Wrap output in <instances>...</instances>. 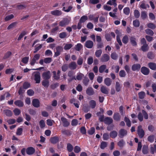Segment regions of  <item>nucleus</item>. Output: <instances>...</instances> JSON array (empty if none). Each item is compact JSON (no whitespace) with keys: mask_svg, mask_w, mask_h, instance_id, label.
Instances as JSON below:
<instances>
[{"mask_svg":"<svg viewBox=\"0 0 156 156\" xmlns=\"http://www.w3.org/2000/svg\"><path fill=\"white\" fill-rule=\"evenodd\" d=\"M147 27L148 28L152 30L155 29L156 28L155 25L153 23H149L147 24Z\"/></svg>","mask_w":156,"mask_h":156,"instance_id":"obj_49","label":"nucleus"},{"mask_svg":"<svg viewBox=\"0 0 156 156\" xmlns=\"http://www.w3.org/2000/svg\"><path fill=\"white\" fill-rule=\"evenodd\" d=\"M15 105L19 107H23L24 105L23 102L21 100H18L15 101L14 103Z\"/></svg>","mask_w":156,"mask_h":156,"instance_id":"obj_26","label":"nucleus"},{"mask_svg":"<svg viewBox=\"0 0 156 156\" xmlns=\"http://www.w3.org/2000/svg\"><path fill=\"white\" fill-rule=\"evenodd\" d=\"M27 32L25 31H22L20 34L19 35L18 39V41H20L23 37V36L27 34Z\"/></svg>","mask_w":156,"mask_h":156,"instance_id":"obj_48","label":"nucleus"},{"mask_svg":"<svg viewBox=\"0 0 156 156\" xmlns=\"http://www.w3.org/2000/svg\"><path fill=\"white\" fill-rule=\"evenodd\" d=\"M105 83L108 86H110L112 84L111 79L109 78H106L104 80Z\"/></svg>","mask_w":156,"mask_h":156,"instance_id":"obj_30","label":"nucleus"},{"mask_svg":"<svg viewBox=\"0 0 156 156\" xmlns=\"http://www.w3.org/2000/svg\"><path fill=\"white\" fill-rule=\"evenodd\" d=\"M107 146V143L105 141H102L100 145V148L102 149H104Z\"/></svg>","mask_w":156,"mask_h":156,"instance_id":"obj_52","label":"nucleus"},{"mask_svg":"<svg viewBox=\"0 0 156 156\" xmlns=\"http://www.w3.org/2000/svg\"><path fill=\"white\" fill-rule=\"evenodd\" d=\"M100 90L103 94H108L109 90L106 87L104 86H102L101 87Z\"/></svg>","mask_w":156,"mask_h":156,"instance_id":"obj_19","label":"nucleus"},{"mask_svg":"<svg viewBox=\"0 0 156 156\" xmlns=\"http://www.w3.org/2000/svg\"><path fill=\"white\" fill-rule=\"evenodd\" d=\"M138 95L139 96V98L142 99L144 98L146 95V94L145 92L143 91H142L138 93Z\"/></svg>","mask_w":156,"mask_h":156,"instance_id":"obj_41","label":"nucleus"},{"mask_svg":"<svg viewBox=\"0 0 156 156\" xmlns=\"http://www.w3.org/2000/svg\"><path fill=\"white\" fill-rule=\"evenodd\" d=\"M123 12L125 14L128 15L130 12L129 8L128 7L125 8L123 9Z\"/></svg>","mask_w":156,"mask_h":156,"instance_id":"obj_64","label":"nucleus"},{"mask_svg":"<svg viewBox=\"0 0 156 156\" xmlns=\"http://www.w3.org/2000/svg\"><path fill=\"white\" fill-rule=\"evenodd\" d=\"M40 57V54H36L34 56L33 58L31 59L30 61V65L31 66H33L35 63L37 64L38 63L36 61L38 60Z\"/></svg>","mask_w":156,"mask_h":156,"instance_id":"obj_2","label":"nucleus"},{"mask_svg":"<svg viewBox=\"0 0 156 156\" xmlns=\"http://www.w3.org/2000/svg\"><path fill=\"white\" fill-rule=\"evenodd\" d=\"M61 120L62 122L63 126L64 127H67L69 125V122L67 121V119L64 117H62Z\"/></svg>","mask_w":156,"mask_h":156,"instance_id":"obj_12","label":"nucleus"},{"mask_svg":"<svg viewBox=\"0 0 156 156\" xmlns=\"http://www.w3.org/2000/svg\"><path fill=\"white\" fill-rule=\"evenodd\" d=\"M118 135L117 132L115 130H113L110 133V136L112 139H114L117 137Z\"/></svg>","mask_w":156,"mask_h":156,"instance_id":"obj_33","label":"nucleus"},{"mask_svg":"<svg viewBox=\"0 0 156 156\" xmlns=\"http://www.w3.org/2000/svg\"><path fill=\"white\" fill-rule=\"evenodd\" d=\"M39 124L40 127L41 129H43L45 126V124L44 120H41L39 122Z\"/></svg>","mask_w":156,"mask_h":156,"instance_id":"obj_51","label":"nucleus"},{"mask_svg":"<svg viewBox=\"0 0 156 156\" xmlns=\"http://www.w3.org/2000/svg\"><path fill=\"white\" fill-rule=\"evenodd\" d=\"M121 117V116L119 113L115 112L114 113L113 116L114 120L117 121H119Z\"/></svg>","mask_w":156,"mask_h":156,"instance_id":"obj_23","label":"nucleus"},{"mask_svg":"<svg viewBox=\"0 0 156 156\" xmlns=\"http://www.w3.org/2000/svg\"><path fill=\"white\" fill-rule=\"evenodd\" d=\"M94 45L93 42L90 40H87L85 43L84 46L88 48H91Z\"/></svg>","mask_w":156,"mask_h":156,"instance_id":"obj_11","label":"nucleus"},{"mask_svg":"<svg viewBox=\"0 0 156 156\" xmlns=\"http://www.w3.org/2000/svg\"><path fill=\"white\" fill-rule=\"evenodd\" d=\"M86 94L90 96L93 95L95 93L93 89L91 87H88L86 90Z\"/></svg>","mask_w":156,"mask_h":156,"instance_id":"obj_10","label":"nucleus"},{"mask_svg":"<svg viewBox=\"0 0 156 156\" xmlns=\"http://www.w3.org/2000/svg\"><path fill=\"white\" fill-rule=\"evenodd\" d=\"M23 129L21 128H18L17 130L16 134L17 135L20 136L22 135Z\"/></svg>","mask_w":156,"mask_h":156,"instance_id":"obj_56","label":"nucleus"},{"mask_svg":"<svg viewBox=\"0 0 156 156\" xmlns=\"http://www.w3.org/2000/svg\"><path fill=\"white\" fill-rule=\"evenodd\" d=\"M4 112L6 116L11 117L12 115V112L9 109H5L4 111Z\"/></svg>","mask_w":156,"mask_h":156,"instance_id":"obj_31","label":"nucleus"},{"mask_svg":"<svg viewBox=\"0 0 156 156\" xmlns=\"http://www.w3.org/2000/svg\"><path fill=\"white\" fill-rule=\"evenodd\" d=\"M51 13L52 15L58 16L61 15L62 14V12L60 11L56 10L52 11Z\"/></svg>","mask_w":156,"mask_h":156,"instance_id":"obj_25","label":"nucleus"},{"mask_svg":"<svg viewBox=\"0 0 156 156\" xmlns=\"http://www.w3.org/2000/svg\"><path fill=\"white\" fill-rule=\"evenodd\" d=\"M59 85V83H56L52 84L50 86V88L52 90H54L55 88L58 87Z\"/></svg>","mask_w":156,"mask_h":156,"instance_id":"obj_62","label":"nucleus"},{"mask_svg":"<svg viewBox=\"0 0 156 156\" xmlns=\"http://www.w3.org/2000/svg\"><path fill=\"white\" fill-rule=\"evenodd\" d=\"M42 85L45 88H48L49 84V82L48 80H44L42 82Z\"/></svg>","mask_w":156,"mask_h":156,"instance_id":"obj_29","label":"nucleus"},{"mask_svg":"<svg viewBox=\"0 0 156 156\" xmlns=\"http://www.w3.org/2000/svg\"><path fill=\"white\" fill-rule=\"evenodd\" d=\"M89 104L90 107L92 109L95 108L96 105V102L94 100L90 101L89 102Z\"/></svg>","mask_w":156,"mask_h":156,"instance_id":"obj_34","label":"nucleus"},{"mask_svg":"<svg viewBox=\"0 0 156 156\" xmlns=\"http://www.w3.org/2000/svg\"><path fill=\"white\" fill-rule=\"evenodd\" d=\"M125 142L123 139L119 140L118 143V145L121 148L124 145Z\"/></svg>","mask_w":156,"mask_h":156,"instance_id":"obj_47","label":"nucleus"},{"mask_svg":"<svg viewBox=\"0 0 156 156\" xmlns=\"http://www.w3.org/2000/svg\"><path fill=\"white\" fill-rule=\"evenodd\" d=\"M141 73L145 75H148L150 73V69L145 66H143L141 68Z\"/></svg>","mask_w":156,"mask_h":156,"instance_id":"obj_8","label":"nucleus"},{"mask_svg":"<svg viewBox=\"0 0 156 156\" xmlns=\"http://www.w3.org/2000/svg\"><path fill=\"white\" fill-rule=\"evenodd\" d=\"M106 68V66L105 65H103L100 66L99 68V71L100 73H103Z\"/></svg>","mask_w":156,"mask_h":156,"instance_id":"obj_36","label":"nucleus"},{"mask_svg":"<svg viewBox=\"0 0 156 156\" xmlns=\"http://www.w3.org/2000/svg\"><path fill=\"white\" fill-rule=\"evenodd\" d=\"M59 139L58 137L57 136L51 137L50 139L51 143L54 144H55L59 142Z\"/></svg>","mask_w":156,"mask_h":156,"instance_id":"obj_16","label":"nucleus"},{"mask_svg":"<svg viewBox=\"0 0 156 156\" xmlns=\"http://www.w3.org/2000/svg\"><path fill=\"white\" fill-rule=\"evenodd\" d=\"M69 67L70 69L73 70L75 69L77 67V65L75 62H73L69 64Z\"/></svg>","mask_w":156,"mask_h":156,"instance_id":"obj_27","label":"nucleus"},{"mask_svg":"<svg viewBox=\"0 0 156 156\" xmlns=\"http://www.w3.org/2000/svg\"><path fill=\"white\" fill-rule=\"evenodd\" d=\"M13 112L14 115L16 116L19 115L21 113L20 110L17 108H15Z\"/></svg>","mask_w":156,"mask_h":156,"instance_id":"obj_55","label":"nucleus"},{"mask_svg":"<svg viewBox=\"0 0 156 156\" xmlns=\"http://www.w3.org/2000/svg\"><path fill=\"white\" fill-rule=\"evenodd\" d=\"M149 47L147 44L143 45L141 47V49L144 52H146L148 51L149 50Z\"/></svg>","mask_w":156,"mask_h":156,"instance_id":"obj_35","label":"nucleus"},{"mask_svg":"<svg viewBox=\"0 0 156 156\" xmlns=\"http://www.w3.org/2000/svg\"><path fill=\"white\" fill-rule=\"evenodd\" d=\"M32 105L35 108H38L40 106V102L37 99H34L32 101Z\"/></svg>","mask_w":156,"mask_h":156,"instance_id":"obj_17","label":"nucleus"},{"mask_svg":"<svg viewBox=\"0 0 156 156\" xmlns=\"http://www.w3.org/2000/svg\"><path fill=\"white\" fill-rule=\"evenodd\" d=\"M124 120L126 122L127 126L128 127H130L131 126V123L129 119L126 116H125L124 117Z\"/></svg>","mask_w":156,"mask_h":156,"instance_id":"obj_37","label":"nucleus"},{"mask_svg":"<svg viewBox=\"0 0 156 156\" xmlns=\"http://www.w3.org/2000/svg\"><path fill=\"white\" fill-rule=\"evenodd\" d=\"M127 131L124 129H120L118 135L121 138H123L124 136L127 135Z\"/></svg>","mask_w":156,"mask_h":156,"instance_id":"obj_7","label":"nucleus"},{"mask_svg":"<svg viewBox=\"0 0 156 156\" xmlns=\"http://www.w3.org/2000/svg\"><path fill=\"white\" fill-rule=\"evenodd\" d=\"M149 67L151 70H156V63L154 62H150L148 63Z\"/></svg>","mask_w":156,"mask_h":156,"instance_id":"obj_22","label":"nucleus"},{"mask_svg":"<svg viewBox=\"0 0 156 156\" xmlns=\"http://www.w3.org/2000/svg\"><path fill=\"white\" fill-rule=\"evenodd\" d=\"M51 74L49 71L44 72L42 75L43 78L44 80H49L51 77Z\"/></svg>","mask_w":156,"mask_h":156,"instance_id":"obj_5","label":"nucleus"},{"mask_svg":"<svg viewBox=\"0 0 156 156\" xmlns=\"http://www.w3.org/2000/svg\"><path fill=\"white\" fill-rule=\"evenodd\" d=\"M133 24L134 27H138L140 25V22L138 20H136L133 21Z\"/></svg>","mask_w":156,"mask_h":156,"instance_id":"obj_61","label":"nucleus"},{"mask_svg":"<svg viewBox=\"0 0 156 156\" xmlns=\"http://www.w3.org/2000/svg\"><path fill=\"white\" fill-rule=\"evenodd\" d=\"M88 19L87 16L86 15H84L80 18L79 22L80 23H84L86 22V20H87Z\"/></svg>","mask_w":156,"mask_h":156,"instance_id":"obj_39","label":"nucleus"},{"mask_svg":"<svg viewBox=\"0 0 156 156\" xmlns=\"http://www.w3.org/2000/svg\"><path fill=\"white\" fill-rule=\"evenodd\" d=\"M52 73L53 74V77L54 80H58L60 78V74L61 71L59 70H58L57 71V75L56 74V72L55 71H53Z\"/></svg>","mask_w":156,"mask_h":156,"instance_id":"obj_14","label":"nucleus"},{"mask_svg":"<svg viewBox=\"0 0 156 156\" xmlns=\"http://www.w3.org/2000/svg\"><path fill=\"white\" fill-rule=\"evenodd\" d=\"M66 148L67 150L69 152H71L73 149V146L71 144L69 143L67 144Z\"/></svg>","mask_w":156,"mask_h":156,"instance_id":"obj_38","label":"nucleus"},{"mask_svg":"<svg viewBox=\"0 0 156 156\" xmlns=\"http://www.w3.org/2000/svg\"><path fill=\"white\" fill-rule=\"evenodd\" d=\"M119 75L120 77H125L126 74L124 70H121L119 71Z\"/></svg>","mask_w":156,"mask_h":156,"instance_id":"obj_60","label":"nucleus"},{"mask_svg":"<svg viewBox=\"0 0 156 156\" xmlns=\"http://www.w3.org/2000/svg\"><path fill=\"white\" fill-rule=\"evenodd\" d=\"M113 122V120L112 118L110 117H106L104 119V123L105 124L107 125H109L112 123Z\"/></svg>","mask_w":156,"mask_h":156,"instance_id":"obj_18","label":"nucleus"},{"mask_svg":"<svg viewBox=\"0 0 156 156\" xmlns=\"http://www.w3.org/2000/svg\"><path fill=\"white\" fill-rule=\"evenodd\" d=\"M69 22L67 19H65L61 21H60L59 23V26L61 27H65L66 25L68 24Z\"/></svg>","mask_w":156,"mask_h":156,"instance_id":"obj_21","label":"nucleus"},{"mask_svg":"<svg viewBox=\"0 0 156 156\" xmlns=\"http://www.w3.org/2000/svg\"><path fill=\"white\" fill-rule=\"evenodd\" d=\"M62 133L63 134L67 136H70L71 134V132L68 129L63 130L62 131Z\"/></svg>","mask_w":156,"mask_h":156,"instance_id":"obj_40","label":"nucleus"},{"mask_svg":"<svg viewBox=\"0 0 156 156\" xmlns=\"http://www.w3.org/2000/svg\"><path fill=\"white\" fill-rule=\"evenodd\" d=\"M102 53V51L101 49H99L96 51L95 52V55L97 57H99L101 56Z\"/></svg>","mask_w":156,"mask_h":156,"instance_id":"obj_53","label":"nucleus"},{"mask_svg":"<svg viewBox=\"0 0 156 156\" xmlns=\"http://www.w3.org/2000/svg\"><path fill=\"white\" fill-rule=\"evenodd\" d=\"M30 84L28 82H24L23 85V87L24 89H27L30 87Z\"/></svg>","mask_w":156,"mask_h":156,"instance_id":"obj_57","label":"nucleus"},{"mask_svg":"<svg viewBox=\"0 0 156 156\" xmlns=\"http://www.w3.org/2000/svg\"><path fill=\"white\" fill-rule=\"evenodd\" d=\"M136 38L134 36H131L130 38V42L133 46H135L137 44L136 41Z\"/></svg>","mask_w":156,"mask_h":156,"instance_id":"obj_20","label":"nucleus"},{"mask_svg":"<svg viewBox=\"0 0 156 156\" xmlns=\"http://www.w3.org/2000/svg\"><path fill=\"white\" fill-rule=\"evenodd\" d=\"M12 52L10 51H7L3 57L4 59H6L9 58L12 55Z\"/></svg>","mask_w":156,"mask_h":156,"instance_id":"obj_58","label":"nucleus"},{"mask_svg":"<svg viewBox=\"0 0 156 156\" xmlns=\"http://www.w3.org/2000/svg\"><path fill=\"white\" fill-rule=\"evenodd\" d=\"M82 47L83 46L80 43H78L75 45V49L77 51H80Z\"/></svg>","mask_w":156,"mask_h":156,"instance_id":"obj_46","label":"nucleus"},{"mask_svg":"<svg viewBox=\"0 0 156 156\" xmlns=\"http://www.w3.org/2000/svg\"><path fill=\"white\" fill-rule=\"evenodd\" d=\"M72 46L73 45L72 44L67 43L64 47V49L65 50H69Z\"/></svg>","mask_w":156,"mask_h":156,"instance_id":"obj_54","label":"nucleus"},{"mask_svg":"<svg viewBox=\"0 0 156 156\" xmlns=\"http://www.w3.org/2000/svg\"><path fill=\"white\" fill-rule=\"evenodd\" d=\"M41 76L39 72H37L34 75V80L36 81V83H39L40 82Z\"/></svg>","mask_w":156,"mask_h":156,"instance_id":"obj_9","label":"nucleus"},{"mask_svg":"<svg viewBox=\"0 0 156 156\" xmlns=\"http://www.w3.org/2000/svg\"><path fill=\"white\" fill-rule=\"evenodd\" d=\"M146 33L149 35H150L151 36H153L154 33L153 31L149 29H147L145 30Z\"/></svg>","mask_w":156,"mask_h":156,"instance_id":"obj_50","label":"nucleus"},{"mask_svg":"<svg viewBox=\"0 0 156 156\" xmlns=\"http://www.w3.org/2000/svg\"><path fill=\"white\" fill-rule=\"evenodd\" d=\"M147 57L150 59H152L154 57V55L152 52H149L147 54Z\"/></svg>","mask_w":156,"mask_h":156,"instance_id":"obj_42","label":"nucleus"},{"mask_svg":"<svg viewBox=\"0 0 156 156\" xmlns=\"http://www.w3.org/2000/svg\"><path fill=\"white\" fill-rule=\"evenodd\" d=\"M35 152V149L32 147H29L27 148L26 150L27 154L28 155L33 154Z\"/></svg>","mask_w":156,"mask_h":156,"instance_id":"obj_13","label":"nucleus"},{"mask_svg":"<svg viewBox=\"0 0 156 156\" xmlns=\"http://www.w3.org/2000/svg\"><path fill=\"white\" fill-rule=\"evenodd\" d=\"M122 86V85L120 84L117 81L115 83V88L116 91L117 92L120 91Z\"/></svg>","mask_w":156,"mask_h":156,"instance_id":"obj_24","label":"nucleus"},{"mask_svg":"<svg viewBox=\"0 0 156 156\" xmlns=\"http://www.w3.org/2000/svg\"><path fill=\"white\" fill-rule=\"evenodd\" d=\"M67 34L65 32H63L59 34V36L61 39L67 37Z\"/></svg>","mask_w":156,"mask_h":156,"instance_id":"obj_43","label":"nucleus"},{"mask_svg":"<svg viewBox=\"0 0 156 156\" xmlns=\"http://www.w3.org/2000/svg\"><path fill=\"white\" fill-rule=\"evenodd\" d=\"M137 133L139 137L140 138H143L144 136V132L142 129L141 126H139L138 127Z\"/></svg>","mask_w":156,"mask_h":156,"instance_id":"obj_3","label":"nucleus"},{"mask_svg":"<svg viewBox=\"0 0 156 156\" xmlns=\"http://www.w3.org/2000/svg\"><path fill=\"white\" fill-rule=\"evenodd\" d=\"M81 150V148L78 146H76L74 147V151L75 153H79Z\"/></svg>","mask_w":156,"mask_h":156,"instance_id":"obj_63","label":"nucleus"},{"mask_svg":"<svg viewBox=\"0 0 156 156\" xmlns=\"http://www.w3.org/2000/svg\"><path fill=\"white\" fill-rule=\"evenodd\" d=\"M73 72L72 71H69L68 72V76L70 77V79L69 80V82H70L74 79L76 80L75 76H73Z\"/></svg>","mask_w":156,"mask_h":156,"instance_id":"obj_28","label":"nucleus"},{"mask_svg":"<svg viewBox=\"0 0 156 156\" xmlns=\"http://www.w3.org/2000/svg\"><path fill=\"white\" fill-rule=\"evenodd\" d=\"M118 57V55L115 52L112 53L111 55V58L114 60L117 59Z\"/></svg>","mask_w":156,"mask_h":156,"instance_id":"obj_59","label":"nucleus"},{"mask_svg":"<svg viewBox=\"0 0 156 156\" xmlns=\"http://www.w3.org/2000/svg\"><path fill=\"white\" fill-rule=\"evenodd\" d=\"M142 152L144 154H146L148 153V147L147 146L144 145L143 147Z\"/></svg>","mask_w":156,"mask_h":156,"instance_id":"obj_32","label":"nucleus"},{"mask_svg":"<svg viewBox=\"0 0 156 156\" xmlns=\"http://www.w3.org/2000/svg\"><path fill=\"white\" fill-rule=\"evenodd\" d=\"M143 115L144 118L146 119H147L148 118V115L147 112L144 110H142V113L139 112L137 115V118L140 122L143 121Z\"/></svg>","mask_w":156,"mask_h":156,"instance_id":"obj_1","label":"nucleus"},{"mask_svg":"<svg viewBox=\"0 0 156 156\" xmlns=\"http://www.w3.org/2000/svg\"><path fill=\"white\" fill-rule=\"evenodd\" d=\"M141 67L139 64H134L132 66V69L133 71H139Z\"/></svg>","mask_w":156,"mask_h":156,"instance_id":"obj_15","label":"nucleus"},{"mask_svg":"<svg viewBox=\"0 0 156 156\" xmlns=\"http://www.w3.org/2000/svg\"><path fill=\"white\" fill-rule=\"evenodd\" d=\"M110 58V56L108 54H104L102 55L100 60L102 62H106L108 61Z\"/></svg>","mask_w":156,"mask_h":156,"instance_id":"obj_6","label":"nucleus"},{"mask_svg":"<svg viewBox=\"0 0 156 156\" xmlns=\"http://www.w3.org/2000/svg\"><path fill=\"white\" fill-rule=\"evenodd\" d=\"M129 38L128 36L126 35L124 36L122 39V41L123 43L124 44H126L128 42Z\"/></svg>","mask_w":156,"mask_h":156,"instance_id":"obj_45","label":"nucleus"},{"mask_svg":"<svg viewBox=\"0 0 156 156\" xmlns=\"http://www.w3.org/2000/svg\"><path fill=\"white\" fill-rule=\"evenodd\" d=\"M155 138V136L154 135H151L147 137L148 141L152 143L154 142Z\"/></svg>","mask_w":156,"mask_h":156,"instance_id":"obj_44","label":"nucleus"},{"mask_svg":"<svg viewBox=\"0 0 156 156\" xmlns=\"http://www.w3.org/2000/svg\"><path fill=\"white\" fill-rule=\"evenodd\" d=\"M63 50V49L62 47L60 46H57L56 48V51L55 52L54 57H57L59 56L61 53L62 51Z\"/></svg>","mask_w":156,"mask_h":156,"instance_id":"obj_4","label":"nucleus"}]
</instances>
